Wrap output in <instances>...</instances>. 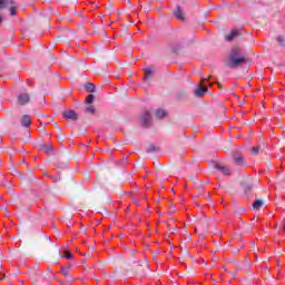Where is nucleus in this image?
I'll return each instance as SVG.
<instances>
[{
  "instance_id": "0eeeda50",
  "label": "nucleus",
  "mask_w": 285,
  "mask_h": 285,
  "mask_svg": "<svg viewBox=\"0 0 285 285\" xmlns=\"http://www.w3.org/2000/svg\"><path fill=\"white\" fill-rule=\"evenodd\" d=\"M18 104L20 106H26V104H30V94H20L18 96Z\"/></svg>"
},
{
  "instance_id": "6e6552de",
  "label": "nucleus",
  "mask_w": 285,
  "mask_h": 285,
  "mask_svg": "<svg viewBox=\"0 0 285 285\" xmlns=\"http://www.w3.org/2000/svg\"><path fill=\"white\" fill-rule=\"evenodd\" d=\"M174 17L178 19L179 21H185L186 17L184 16V10H181V7L177 6L174 10Z\"/></svg>"
},
{
  "instance_id": "72a5a7b5",
  "label": "nucleus",
  "mask_w": 285,
  "mask_h": 285,
  "mask_svg": "<svg viewBox=\"0 0 285 285\" xmlns=\"http://www.w3.org/2000/svg\"><path fill=\"white\" fill-rule=\"evenodd\" d=\"M171 233H175V229H173V232Z\"/></svg>"
},
{
  "instance_id": "423d86ee",
  "label": "nucleus",
  "mask_w": 285,
  "mask_h": 285,
  "mask_svg": "<svg viewBox=\"0 0 285 285\" xmlns=\"http://www.w3.org/2000/svg\"><path fill=\"white\" fill-rule=\"evenodd\" d=\"M214 168H216V170H219V173H222L226 177H229L230 175V168H228V166H224L222 164H215Z\"/></svg>"
},
{
  "instance_id": "6ab92c4d",
  "label": "nucleus",
  "mask_w": 285,
  "mask_h": 285,
  "mask_svg": "<svg viewBox=\"0 0 285 285\" xmlns=\"http://www.w3.org/2000/svg\"><path fill=\"white\" fill-rule=\"evenodd\" d=\"M85 111L88 112L89 115H96L97 109L95 108V106H88L85 108Z\"/></svg>"
},
{
  "instance_id": "2eb2a0df",
  "label": "nucleus",
  "mask_w": 285,
  "mask_h": 285,
  "mask_svg": "<svg viewBox=\"0 0 285 285\" xmlns=\"http://www.w3.org/2000/svg\"><path fill=\"white\" fill-rule=\"evenodd\" d=\"M259 150H264V145H258L250 148L252 155H259Z\"/></svg>"
},
{
  "instance_id": "9b49d317",
  "label": "nucleus",
  "mask_w": 285,
  "mask_h": 285,
  "mask_svg": "<svg viewBox=\"0 0 285 285\" xmlns=\"http://www.w3.org/2000/svg\"><path fill=\"white\" fill-rule=\"evenodd\" d=\"M30 124H32V120H30V116L28 115L22 116L21 126H23L24 128H28Z\"/></svg>"
},
{
  "instance_id": "412c9836",
  "label": "nucleus",
  "mask_w": 285,
  "mask_h": 285,
  "mask_svg": "<svg viewBox=\"0 0 285 285\" xmlns=\"http://www.w3.org/2000/svg\"><path fill=\"white\" fill-rule=\"evenodd\" d=\"M95 101V95L90 94L86 98V104H92Z\"/></svg>"
},
{
  "instance_id": "b1692460",
  "label": "nucleus",
  "mask_w": 285,
  "mask_h": 285,
  "mask_svg": "<svg viewBox=\"0 0 285 285\" xmlns=\"http://www.w3.org/2000/svg\"><path fill=\"white\" fill-rule=\"evenodd\" d=\"M157 150V147L155 145L149 146L147 149V153H155Z\"/></svg>"
},
{
  "instance_id": "5701e85b",
  "label": "nucleus",
  "mask_w": 285,
  "mask_h": 285,
  "mask_svg": "<svg viewBox=\"0 0 285 285\" xmlns=\"http://www.w3.org/2000/svg\"><path fill=\"white\" fill-rule=\"evenodd\" d=\"M61 273H62V275H63V277H69V275H70V269L67 267V268H61Z\"/></svg>"
},
{
  "instance_id": "39448f33",
  "label": "nucleus",
  "mask_w": 285,
  "mask_h": 285,
  "mask_svg": "<svg viewBox=\"0 0 285 285\" xmlns=\"http://www.w3.org/2000/svg\"><path fill=\"white\" fill-rule=\"evenodd\" d=\"M62 117L69 119L70 121H77L79 119V114L75 110L62 111Z\"/></svg>"
},
{
  "instance_id": "4be33fe9",
  "label": "nucleus",
  "mask_w": 285,
  "mask_h": 285,
  "mask_svg": "<svg viewBox=\"0 0 285 285\" xmlns=\"http://www.w3.org/2000/svg\"><path fill=\"white\" fill-rule=\"evenodd\" d=\"M276 40H277L278 45L284 48V46H285L284 37L278 36V37L276 38Z\"/></svg>"
},
{
  "instance_id": "f257e3e1",
  "label": "nucleus",
  "mask_w": 285,
  "mask_h": 285,
  "mask_svg": "<svg viewBox=\"0 0 285 285\" xmlns=\"http://www.w3.org/2000/svg\"><path fill=\"white\" fill-rule=\"evenodd\" d=\"M242 63H246V57L242 55V49L235 47L234 49H232L229 53V58L228 61L226 62V66L228 68L235 69L239 68Z\"/></svg>"
},
{
  "instance_id": "9d476101",
  "label": "nucleus",
  "mask_w": 285,
  "mask_h": 285,
  "mask_svg": "<svg viewBox=\"0 0 285 285\" xmlns=\"http://www.w3.org/2000/svg\"><path fill=\"white\" fill-rule=\"evenodd\" d=\"M208 92V88L199 85L195 90V97H204Z\"/></svg>"
},
{
  "instance_id": "20e7f679",
  "label": "nucleus",
  "mask_w": 285,
  "mask_h": 285,
  "mask_svg": "<svg viewBox=\"0 0 285 285\" xmlns=\"http://www.w3.org/2000/svg\"><path fill=\"white\" fill-rule=\"evenodd\" d=\"M243 188L246 190V193H250L253 190V187L255 186V179L252 177H246L242 181Z\"/></svg>"
},
{
  "instance_id": "f8f14e48",
  "label": "nucleus",
  "mask_w": 285,
  "mask_h": 285,
  "mask_svg": "<svg viewBox=\"0 0 285 285\" xmlns=\"http://www.w3.org/2000/svg\"><path fill=\"white\" fill-rule=\"evenodd\" d=\"M146 268H148V264L147 263H144V265H141L140 263H137L134 271L136 273H141L144 271H146Z\"/></svg>"
},
{
  "instance_id": "dca6fc26",
  "label": "nucleus",
  "mask_w": 285,
  "mask_h": 285,
  "mask_svg": "<svg viewBox=\"0 0 285 285\" xmlns=\"http://www.w3.org/2000/svg\"><path fill=\"white\" fill-rule=\"evenodd\" d=\"M168 114L166 112V110L164 109H158L156 111V119H164V117H166Z\"/></svg>"
},
{
  "instance_id": "c85d7f7f",
  "label": "nucleus",
  "mask_w": 285,
  "mask_h": 285,
  "mask_svg": "<svg viewBox=\"0 0 285 285\" xmlns=\"http://www.w3.org/2000/svg\"><path fill=\"white\" fill-rule=\"evenodd\" d=\"M204 81H206V78H203V79L200 80L202 83H204Z\"/></svg>"
},
{
  "instance_id": "1a4fd4ad",
  "label": "nucleus",
  "mask_w": 285,
  "mask_h": 285,
  "mask_svg": "<svg viewBox=\"0 0 285 285\" xmlns=\"http://www.w3.org/2000/svg\"><path fill=\"white\" fill-rule=\"evenodd\" d=\"M141 126L144 128H148V125L150 124V111H145L141 116Z\"/></svg>"
},
{
  "instance_id": "c9c22d12",
  "label": "nucleus",
  "mask_w": 285,
  "mask_h": 285,
  "mask_svg": "<svg viewBox=\"0 0 285 285\" xmlns=\"http://www.w3.org/2000/svg\"><path fill=\"white\" fill-rule=\"evenodd\" d=\"M171 233H175V229H173V232Z\"/></svg>"
},
{
  "instance_id": "7ed1b4c3",
  "label": "nucleus",
  "mask_w": 285,
  "mask_h": 285,
  "mask_svg": "<svg viewBox=\"0 0 285 285\" xmlns=\"http://www.w3.org/2000/svg\"><path fill=\"white\" fill-rule=\"evenodd\" d=\"M232 159L235 166H246V160L244 159V155H242V153L234 151L232 154Z\"/></svg>"
},
{
  "instance_id": "aec40b11",
  "label": "nucleus",
  "mask_w": 285,
  "mask_h": 285,
  "mask_svg": "<svg viewBox=\"0 0 285 285\" xmlns=\"http://www.w3.org/2000/svg\"><path fill=\"white\" fill-rule=\"evenodd\" d=\"M153 75V70L150 69H145V77L144 80L146 81V79H150V76Z\"/></svg>"
},
{
  "instance_id": "393cba45",
  "label": "nucleus",
  "mask_w": 285,
  "mask_h": 285,
  "mask_svg": "<svg viewBox=\"0 0 285 285\" xmlns=\"http://www.w3.org/2000/svg\"><path fill=\"white\" fill-rule=\"evenodd\" d=\"M65 257L66 259H72V254H70V252H66Z\"/></svg>"
},
{
  "instance_id": "a878e982",
  "label": "nucleus",
  "mask_w": 285,
  "mask_h": 285,
  "mask_svg": "<svg viewBox=\"0 0 285 285\" xmlns=\"http://www.w3.org/2000/svg\"><path fill=\"white\" fill-rule=\"evenodd\" d=\"M57 259H61V250L57 249Z\"/></svg>"
},
{
  "instance_id": "f3484780",
  "label": "nucleus",
  "mask_w": 285,
  "mask_h": 285,
  "mask_svg": "<svg viewBox=\"0 0 285 285\" xmlns=\"http://www.w3.org/2000/svg\"><path fill=\"white\" fill-rule=\"evenodd\" d=\"M85 90H87V92H95V90H96L95 83H92V82H87V83L85 85Z\"/></svg>"
},
{
  "instance_id": "ddd939ff",
  "label": "nucleus",
  "mask_w": 285,
  "mask_h": 285,
  "mask_svg": "<svg viewBox=\"0 0 285 285\" xmlns=\"http://www.w3.org/2000/svg\"><path fill=\"white\" fill-rule=\"evenodd\" d=\"M238 35H239V30L234 29L229 35L225 37V39L226 41H233V39H235V37H238Z\"/></svg>"
},
{
  "instance_id": "a211bd4d",
  "label": "nucleus",
  "mask_w": 285,
  "mask_h": 285,
  "mask_svg": "<svg viewBox=\"0 0 285 285\" xmlns=\"http://www.w3.org/2000/svg\"><path fill=\"white\" fill-rule=\"evenodd\" d=\"M40 148H41L42 150H45V153H52V150H53L51 144L41 145Z\"/></svg>"
},
{
  "instance_id": "2f4dec72",
  "label": "nucleus",
  "mask_w": 285,
  "mask_h": 285,
  "mask_svg": "<svg viewBox=\"0 0 285 285\" xmlns=\"http://www.w3.org/2000/svg\"><path fill=\"white\" fill-rule=\"evenodd\" d=\"M223 271H226V267H223Z\"/></svg>"
},
{
  "instance_id": "c756f323",
  "label": "nucleus",
  "mask_w": 285,
  "mask_h": 285,
  "mask_svg": "<svg viewBox=\"0 0 285 285\" xmlns=\"http://www.w3.org/2000/svg\"><path fill=\"white\" fill-rule=\"evenodd\" d=\"M232 274H233V275H237V272H233Z\"/></svg>"
},
{
  "instance_id": "f704fd0d",
  "label": "nucleus",
  "mask_w": 285,
  "mask_h": 285,
  "mask_svg": "<svg viewBox=\"0 0 285 285\" xmlns=\"http://www.w3.org/2000/svg\"><path fill=\"white\" fill-rule=\"evenodd\" d=\"M171 233H175V229H173V232Z\"/></svg>"
},
{
  "instance_id": "4468645a",
  "label": "nucleus",
  "mask_w": 285,
  "mask_h": 285,
  "mask_svg": "<svg viewBox=\"0 0 285 285\" xmlns=\"http://www.w3.org/2000/svg\"><path fill=\"white\" fill-rule=\"evenodd\" d=\"M252 206H253L254 210H259V208H262L264 206V200L257 199L253 203Z\"/></svg>"
},
{
  "instance_id": "cd10ccee",
  "label": "nucleus",
  "mask_w": 285,
  "mask_h": 285,
  "mask_svg": "<svg viewBox=\"0 0 285 285\" xmlns=\"http://www.w3.org/2000/svg\"><path fill=\"white\" fill-rule=\"evenodd\" d=\"M1 21H3V17H2L1 13H0V23H1Z\"/></svg>"
},
{
  "instance_id": "473e14b6",
  "label": "nucleus",
  "mask_w": 285,
  "mask_h": 285,
  "mask_svg": "<svg viewBox=\"0 0 285 285\" xmlns=\"http://www.w3.org/2000/svg\"><path fill=\"white\" fill-rule=\"evenodd\" d=\"M218 86H222V83H220V82H218Z\"/></svg>"
},
{
  "instance_id": "f03ea898",
  "label": "nucleus",
  "mask_w": 285,
  "mask_h": 285,
  "mask_svg": "<svg viewBox=\"0 0 285 285\" xmlns=\"http://www.w3.org/2000/svg\"><path fill=\"white\" fill-rule=\"evenodd\" d=\"M9 8V12L11 17L17 14V3L14 0H0V10H7Z\"/></svg>"
},
{
  "instance_id": "bb28decb",
  "label": "nucleus",
  "mask_w": 285,
  "mask_h": 285,
  "mask_svg": "<svg viewBox=\"0 0 285 285\" xmlns=\"http://www.w3.org/2000/svg\"><path fill=\"white\" fill-rule=\"evenodd\" d=\"M168 213L169 215H173V213H175V205H171V209Z\"/></svg>"
},
{
  "instance_id": "7c9ffc66",
  "label": "nucleus",
  "mask_w": 285,
  "mask_h": 285,
  "mask_svg": "<svg viewBox=\"0 0 285 285\" xmlns=\"http://www.w3.org/2000/svg\"><path fill=\"white\" fill-rule=\"evenodd\" d=\"M139 203V200H135V204H138Z\"/></svg>"
}]
</instances>
